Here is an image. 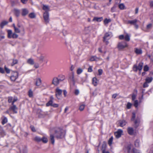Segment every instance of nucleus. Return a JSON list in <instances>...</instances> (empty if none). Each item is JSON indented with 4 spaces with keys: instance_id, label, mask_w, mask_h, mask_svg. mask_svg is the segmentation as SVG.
<instances>
[{
    "instance_id": "obj_1",
    "label": "nucleus",
    "mask_w": 153,
    "mask_h": 153,
    "mask_svg": "<svg viewBox=\"0 0 153 153\" xmlns=\"http://www.w3.org/2000/svg\"><path fill=\"white\" fill-rule=\"evenodd\" d=\"M138 21L136 19L132 20H129L127 21L126 24L133 25L136 29H137L139 27L138 25L137 24Z\"/></svg>"
},
{
    "instance_id": "obj_2",
    "label": "nucleus",
    "mask_w": 153,
    "mask_h": 153,
    "mask_svg": "<svg viewBox=\"0 0 153 153\" xmlns=\"http://www.w3.org/2000/svg\"><path fill=\"white\" fill-rule=\"evenodd\" d=\"M112 33L111 32L106 33L103 37V42H105L106 45H108L109 42L108 40L110 39L112 36Z\"/></svg>"
},
{
    "instance_id": "obj_3",
    "label": "nucleus",
    "mask_w": 153,
    "mask_h": 153,
    "mask_svg": "<svg viewBox=\"0 0 153 153\" xmlns=\"http://www.w3.org/2000/svg\"><path fill=\"white\" fill-rule=\"evenodd\" d=\"M7 37L9 39L16 38L18 37V35L16 33H12V31L11 30H7Z\"/></svg>"
},
{
    "instance_id": "obj_4",
    "label": "nucleus",
    "mask_w": 153,
    "mask_h": 153,
    "mask_svg": "<svg viewBox=\"0 0 153 153\" xmlns=\"http://www.w3.org/2000/svg\"><path fill=\"white\" fill-rule=\"evenodd\" d=\"M64 131L62 129H59V131H56L55 136L57 138H60L64 136Z\"/></svg>"
},
{
    "instance_id": "obj_5",
    "label": "nucleus",
    "mask_w": 153,
    "mask_h": 153,
    "mask_svg": "<svg viewBox=\"0 0 153 153\" xmlns=\"http://www.w3.org/2000/svg\"><path fill=\"white\" fill-rule=\"evenodd\" d=\"M143 64V63L140 62L139 63L138 66L134 65L133 66V70L135 71H137V70L141 71L142 68Z\"/></svg>"
},
{
    "instance_id": "obj_6",
    "label": "nucleus",
    "mask_w": 153,
    "mask_h": 153,
    "mask_svg": "<svg viewBox=\"0 0 153 153\" xmlns=\"http://www.w3.org/2000/svg\"><path fill=\"white\" fill-rule=\"evenodd\" d=\"M128 45L126 42H122L118 43L117 47L119 50H121L127 47Z\"/></svg>"
},
{
    "instance_id": "obj_7",
    "label": "nucleus",
    "mask_w": 153,
    "mask_h": 153,
    "mask_svg": "<svg viewBox=\"0 0 153 153\" xmlns=\"http://www.w3.org/2000/svg\"><path fill=\"white\" fill-rule=\"evenodd\" d=\"M18 73L17 72H13L12 73L10 76V79L12 81H14L18 78Z\"/></svg>"
},
{
    "instance_id": "obj_8",
    "label": "nucleus",
    "mask_w": 153,
    "mask_h": 153,
    "mask_svg": "<svg viewBox=\"0 0 153 153\" xmlns=\"http://www.w3.org/2000/svg\"><path fill=\"white\" fill-rule=\"evenodd\" d=\"M68 77V80L69 81L72 82L73 83L75 82L74 73L73 71H72L71 73L69 74Z\"/></svg>"
},
{
    "instance_id": "obj_9",
    "label": "nucleus",
    "mask_w": 153,
    "mask_h": 153,
    "mask_svg": "<svg viewBox=\"0 0 153 153\" xmlns=\"http://www.w3.org/2000/svg\"><path fill=\"white\" fill-rule=\"evenodd\" d=\"M56 96L58 99H60V97L62 95V91L57 88L56 90Z\"/></svg>"
},
{
    "instance_id": "obj_10",
    "label": "nucleus",
    "mask_w": 153,
    "mask_h": 153,
    "mask_svg": "<svg viewBox=\"0 0 153 153\" xmlns=\"http://www.w3.org/2000/svg\"><path fill=\"white\" fill-rule=\"evenodd\" d=\"M43 17L45 22L46 23L49 22V14L48 12H45L44 13Z\"/></svg>"
},
{
    "instance_id": "obj_11",
    "label": "nucleus",
    "mask_w": 153,
    "mask_h": 153,
    "mask_svg": "<svg viewBox=\"0 0 153 153\" xmlns=\"http://www.w3.org/2000/svg\"><path fill=\"white\" fill-rule=\"evenodd\" d=\"M53 101L51 100H50L49 101L46 103V106H51L55 108L58 107V104L56 103H53Z\"/></svg>"
},
{
    "instance_id": "obj_12",
    "label": "nucleus",
    "mask_w": 153,
    "mask_h": 153,
    "mask_svg": "<svg viewBox=\"0 0 153 153\" xmlns=\"http://www.w3.org/2000/svg\"><path fill=\"white\" fill-rule=\"evenodd\" d=\"M123 133V131L122 130L119 129L114 133V135L116 138H118L120 137Z\"/></svg>"
},
{
    "instance_id": "obj_13",
    "label": "nucleus",
    "mask_w": 153,
    "mask_h": 153,
    "mask_svg": "<svg viewBox=\"0 0 153 153\" xmlns=\"http://www.w3.org/2000/svg\"><path fill=\"white\" fill-rule=\"evenodd\" d=\"M42 83V81L40 78H37L36 79L35 85L39 87Z\"/></svg>"
},
{
    "instance_id": "obj_14",
    "label": "nucleus",
    "mask_w": 153,
    "mask_h": 153,
    "mask_svg": "<svg viewBox=\"0 0 153 153\" xmlns=\"http://www.w3.org/2000/svg\"><path fill=\"white\" fill-rule=\"evenodd\" d=\"M16 27L17 29L19 30V32H16V33H20L21 32H22L23 33H24V28L22 25L19 24H18L17 25V27Z\"/></svg>"
},
{
    "instance_id": "obj_15",
    "label": "nucleus",
    "mask_w": 153,
    "mask_h": 153,
    "mask_svg": "<svg viewBox=\"0 0 153 153\" xmlns=\"http://www.w3.org/2000/svg\"><path fill=\"white\" fill-rule=\"evenodd\" d=\"M52 84L55 86L59 84L58 78L56 77H54L52 80Z\"/></svg>"
},
{
    "instance_id": "obj_16",
    "label": "nucleus",
    "mask_w": 153,
    "mask_h": 153,
    "mask_svg": "<svg viewBox=\"0 0 153 153\" xmlns=\"http://www.w3.org/2000/svg\"><path fill=\"white\" fill-rule=\"evenodd\" d=\"M118 122L119 126L121 127L124 126L127 123V122L124 120H120L118 121Z\"/></svg>"
},
{
    "instance_id": "obj_17",
    "label": "nucleus",
    "mask_w": 153,
    "mask_h": 153,
    "mask_svg": "<svg viewBox=\"0 0 153 153\" xmlns=\"http://www.w3.org/2000/svg\"><path fill=\"white\" fill-rule=\"evenodd\" d=\"M101 59L97 57L96 56H91L90 59V60L91 61H98L99 60H101Z\"/></svg>"
},
{
    "instance_id": "obj_18",
    "label": "nucleus",
    "mask_w": 153,
    "mask_h": 153,
    "mask_svg": "<svg viewBox=\"0 0 153 153\" xmlns=\"http://www.w3.org/2000/svg\"><path fill=\"white\" fill-rule=\"evenodd\" d=\"M13 105L10 107V109L12 110L14 113H17V110L18 109L17 108L15 105Z\"/></svg>"
},
{
    "instance_id": "obj_19",
    "label": "nucleus",
    "mask_w": 153,
    "mask_h": 153,
    "mask_svg": "<svg viewBox=\"0 0 153 153\" xmlns=\"http://www.w3.org/2000/svg\"><path fill=\"white\" fill-rule=\"evenodd\" d=\"M103 20V18L102 17H94L92 20L93 21H96L98 22H100L101 21Z\"/></svg>"
},
{
    "instance_id": "obj_20",
    "label": "nucleus",
    "mask_w": 153,
    "mask_h": 153,
    "mask_svg": "<svg viewBox=\"0 0 153 153\" xmlns=\"http://www.w3.org/2000/svg\"><path fill=\"white\" fill-rule=\"evenodd\" d=\"M42 9L45 11V12H48L50 11V7L48 5H43Z\"/></svg>"
},
{
    "instance_id": "obj_21",
    "label": "nucleus",
    "mask_w": 153,
    "mask_h": 153,
    "mask_svg": "<svg viewBox=\"0 0 153 153\" xmlns=\"http://www.w3.org/2000/svg\"><path fill=\"white\" fill-rule=\"evenodd\" d=\"M28 13V11L26 9H23L22 10V15L25 16Z\"/></svg>"
},
{
    "instance_id": "obj_22",
    "label": "nucleus",
    "mask_w": 153,
    "mask_h": 153,
    "mask_svg": "<svg viewBox=\"0 0 153 153\" xmlns=\"http://www.w3.org/2000/svg\"><path fill=\"white\" fill-rule=\"evenodd\" d=\"M135 52L137 54H141L142 53V50L141 49L135 48Z\"/></svg>"
},
{
    "instance_id": "obj_23",
    "label": "nucleus",
    "mask_w": 153,
    "mask_h": 153,
    "mask_svg": "<svg viewBox=\"0 0 153 153\" xmlns=\"http://www.w3.org/2000/svg\"><path fill=\"white\" fill-rule=\"evenodd\" d=\"M153 78L152 77H146L145 79V81L148 83H150L152 80Z\"/></svg>"
},
{
    "instance_id": "obj_24",
    "label": "nucleus",
    "mask_w": 153,
    "mask_h": 153,
    "mask_svg": "<svg viewBox=\"0 0 153 153\" xmlns=\"http://www.w3.org/2000/svg\"><path fill=\"white\" fill-rule=\"evenodd\" d=\"M128 131L130 135H132L133 133L134 130L132 128L129 127L128 128Z\"/></svg>"
},
{
    "instance_id": "obj_25",
    "label": "nucleus",
    "mask_w": 153,
    "mask_h": 153,
    "mask_svg": "<svg viewBox=\"0 0 153 153\" xmlns=\"http://www.w3.org/2000/svg\"><path fill=\"white\" fill-rule=\"evenodd\" d=\"M14 13L17 17H18L19 15L20 12L19 10L15 9L14 10Z\"/></svg>"
},
{
    "instance_id": "obj_26",
    "label": "nucleus",
    "mask_w": 153,
    "mask_h": 153,
    "mask_svg": "<svg viewBox=\"0 0 153 153\" xmlns=\"http://www.w3.org/2000/svg\"><path fill=\"white\" fill-rule=\"evenodd\" d=\"M7 122V118L5 117H3L2 118V123L4 125Z\"/></svg>"
},
{
    "instance_id": "obj_27",
    "label": "nucleus",
    "mask_w": 153,
    "mask_h": 153,
    "mask_svg": "<svg viewBox=\"0 0 153 153\" xmlns=\"http://www.w3.org/2000/svg\"><path fill=\"white\" fill-rule=\"evenodd\" d=\"M54 137L53 135L52 134H51L50 136V140L51 142V143L52 144H54Z\"/></svg>"
},
{
    "instance_id": "obj_28",
    "label": "nucleus",
    "mask_w": 153,
    "mask_h": 153,
    "mask_svg": "<svg viewBox=\"0 0 153 153\" xmlns=\"http://www.w3.org/2000/svg\"><path fill=\"white\" fill-rule=\"evenodd\" d=\"M93 84L94 86H96L97 85V80L96 77H94L93 79Z\"/></svg>"
},
{
    "instance_id": "obj_29",
    "label": "nucleus",
    "mask_w": 153,
    "mask_h": 153,
    "mask_svg": "<svg viewBox=\"0 0 153 153\" xmlns=\"http://www.w3.org/2000/svg\"><path fill=\"white\" fill-rule=\"evenodd\" d=\"M8 23V22L6 21H2L0 24V27L1 28H3L4 26L6 25Z\"/></svg>"
},
{
    "instance_id": "obj_30",
    "label": "nucleus",
    "mask_w": 153,
    "mask_h": 153,
    "mask_svg": "<svg viewBox=\"0 0 153 153\" xmlns=\"http://www.w3.org/2000/svg\"><path fill=\"white\" fill-rule=\"evenodd\" d=\"M111 20L110 19H104V23L105 25H106L109 22H111Z\"/></svg>"
},
{
    "instance_id": "obj_31",
    "label": "nucleus",
    "mask_w": 153,
    "mask_h": 153,
    "mask_svg": "<svg viewBox=\"0 0 153 153\" xmlns=\"http://www.w3.org/2000/svg\"><path fill=\"white\" fill-rule=\"evenodd\" d=\"M27 62L28 63L33 65L34 64V62L33 60L31 59H29L27 60Z\"/></svg>"
},
{
    "instance_id": "obj_32",
    "label": "nucleus",
    "mask_w": 153,
    "mask_h": 153,
    "mask_svg": "<svg viewBox=\"0 0 153 153\" xmlns=\"http://www.w3.org/2000/svg\"><path fill=\"white\" fill-rule=\"evenodd\" d=\"M118 7L121 10L124 9L125 8V6L124 5L123 3L120 4L119 5Z\"/></svg>"
},
{
    "instance_id": "obj_33",
    "label": "nucleus",
    "mask_w": 153,
    "mask_h": 153,
    "mask_svg": "<svg viewBox=\"0 0 153 153\" xmlns=\"http://www.w3.org/2000/svg\"><path fill=\"white\" fill-rule=\"evenodd\" d=\"M106 147V144L105 143H104L102 144V148L101 149L102 152H103V150H104V151L105 150Z\"/></svg>"
},
{
    "instance_id": "obj_34",
    "label": "nucleus",
    "mask_w": 153,
    "mask_h": 153,
    "mask_svg": "<svg viewBox=\"0 0 153 153\" xmlns=\"http://www.w3.org/2000/svg\"><path fill=\"white\" fill-rule=\"evenodd\" d=\"M124 38L126 41H129L130 40V36L128 33H126L124 36Z\"/></svg>"
},
{
    "instance_id": "obj_35",
    "label": "nucleus",
    "mask_w": 153,
    "mask_h": 153,
    "mask_svg": "<svg viewBox=\"0 0 153 153\" xmlns=\"http://www.w3.org/2000/svg\"><path fill=\"white\" fill-rule=\"evenodd\" d=\"M29 16L30 18L33 19L35 17L36 15L34 13H32L29 15Z\"/></svg>"
},
{
    "instance_id": "obj_36",
    "label": "nucleus",
    "mask_w": 153,
    "mask_h": 153,
    "mask_svg": "<svg viewBox=\"0 0 153 153\" xmlns=\"http://www.w3.org/2000/svg\"><path fill=\"white\" fill-rule=\"evenodd\" d=\"M35 141L37 142H40L42 141V138L38 136L36 137L34 139Z\"/></svg>"
},
{
    "instance_id": "obj_37",
    "label": "nucleus",
    "mask_w": 153,
    "mask_h": 153,
    "mask_svg": "<svg viewBox=\"0 0 153 153\" xmlns=\"http://www.w3.org/2000/svg\"><path fill=\"white\" fill-rule=\"evenodd\" d=\"M42 141L44 143H46L48 142V140L46 137H43L42 138Z\"/></svg>"
},
{
    "instance_id": "obj_38",
    "label": "nucleus",
    "mask_w": 153,
    "mask_h": 153,
    "mask_svg": "<svg viewBox=\"0 0 153 153\" xmlns=\"http://www.w3.org/2000/svg\"><path fill=\"white\" fill-rule=\"evenodd\" d=\"M116 7L117 6L116 5H114V6L111 8V12L113 13L115 12Z\"/></svg>"
},
{
    "instance_id": "obj_39",
    "label": "nucleus",
    "mask_w": 153,
    "mask_h": 153,
    "mask_svg": "<svg viewBox=\"0 0 153 153\" xmlns=\"http://www.w3.org/2000/svg\"><path fill=\"white\" fill-rule=\"evenodd\" d=\"M140 141L138 140H136L135 142V145L136 147H138L139 146Z\"/></svg>"
},
{
    "instance_id": "obj_40",
    "label": "nucleus",
    "mask_w": 153,
    "mask_h": 153,
    "mask_svg": "<svg viewBox=\"0 0 153 153\" xmlns=\"http://www.w3.org/2000/svg\"><path fill=\"white\" fill-rule=\"evenodd\" d=\"M113 139V137H111V138L109 139V140L108 141V143L109 145L110 146L112 144Z\"/></svg>"
},
{
    "instance_id": "obj_41",
    "label": "nucleus",
    "mask_w": 153,
    "mask_h": 153,
    "mask_svg": "<svg viewBox=\"0 0 153 153\" xmlns=\"http://www.w3.org/2000/svg\"><path fill=\"white\" fill-rule=\"evenodd\" d=\"M18 62V61L17 59H13V62L11 64L12 66H13V65L16 64Z\"/></svg>"
},
{
    "instance_id": "obj_42",
    "label": "nucleus",
    "mask_w": 153,
    "mask_h": 153,
    "mask_svg": "<svg viewBox=\"0 0 153 153\" xmlns=\"http://www.w3.org/2000/svg\"><path fill=\"white\" fill-rule=\"evenodd\" d=\"M85 107V105H84L82 104L79 107V110L81 111H82L84 109Z\"/></svg>"
},
{
    "instance_id": "obj_43",
    "label": "nucleus",
    "mask_w": 153,
    "mask_h": 153,
    "mask_svg": "<svg viewBox=\"0 0 153 153\" xmlns=\"http://www.w3.org/2000/svg\"><path fill=\"white\" fill-rule=\"evenodd\" d=\"M61 77H62V79H61L60 77H59V78H58V81H59V82H60L63 81L65 79V76H64V75H62L61 76Z\"/></svg>"
},
{
    "instance_id": "obj_44",
    "label": "nucleus",
    "mask_w": 153,
    "mask_h": 153,
    "mask_svg": "<svg viewBox=\"0 0 153 153\" xmlns=\"http://www.w3.org/2000/svg\"><path fill=\"white\" fill-rule=\"evenodd\" d=\"M13 26L14 27V30L15 32H19V30L17 29V27H16L15 26V25L14 24H13Z\"/></svg>"
},
{
    "instance_id": "obj_45",
    "label": "nucleus",
    "mask_w": 153,
    "mask_h": 153,
    "mask_svg": "<svg viewBox=\"0 0 153 153\" xmlns=\"http://www.w3.org/2000/svg\"><path fill=\"white\" fill-rule=\"evenodd\" d=\"M28 95L30 97H31L33 96V92L31 90H30L28 92Z\"/></svg>"
},
{
    "instance_id": "obj_46",
    "label": "nucleus",
    "mask_w": 153,
    "mask_h": 153,
    "mask_svg": "<svg viewBox=\"0 0 153 153\" xmlns=\"http://www.w3.org/2000/svg\"><path fill=\"white\" fill-rule=\"evenodd\" d=\"M82 69L78 68L77 71V73L78 74H80L82 72Z\"/></svg>"
},
{
    "instance_id": "obj_47",
    "label": "nucleus",
    "mask_w": 153,
    "mask_h": 153,
    "mask_svg": "<svg viewBox=\"0 0 153 153\" xmlns=\"http://www.w3.org/2000/svg\"><path fill=\"white\" fill-rule=\"evenodd\" d=\"M4 69L7 73H10V70L7 68L6 66L4 67Z\"/></svg>"
},
{
    "instance_id": "obj_48",
    "label": "nucleus",
    "mask_w": 153,
    "mask_h": 153,
    "mask_svg": "<svg viewBox=\"0 0 153 153\" xmlns=\"http://www.w3.org/2000/svg\"><path fill=\"white\" fill-rule=\"evenodd\" d=\"M149 83H148L145 81V82H144V84L143 85V87L144 88L148 87L149 86V85H148Z\"/></svg>"
},
{
    "instance_id": "obj_49",
    "label": "nucleus",
    "mask_w": 153,
    "mask_h": 153,
    "mask_svg": "<svg viewBox=\"0 0 153 153\" xmlns=\"http://www.w3.org/2000/svg\"><path fill=\"white\" fill-rule=\"evenodd\" d=\"M98 74L99 75H101L103 71L102 69H99L98 70Z\"/></svg>"
},
{
    "instance_id": "obj_50",
    "label": "nucleus",
    "mask_w": 153,
    "mask_h": 153,
    "mask_svg": "<svg viewBox=\"0 0 153 153\" xmlns=\"http://www.w3.org/2000/svg\"><path fill=\"white\" fill-rule=\"evenodd\" d=\"M149 70V67L147 65H145L144 67V70L145 71H147Z\"/></svg>"
},
{
    "instance_id": "obj_51",
    "label": "nucleus",
    "mask_w": 153,
    "mask_h": 153,
    "mask_svg": "<svg viewBox=\"0 0 153 153\" xmlns=\"http://www.w3.org/2000/svg\"><path fill=\"white\" fill-rule=\"evenodd\" d=\"M39 59L41 61H43L44 59V56L42 55H41L39 58Z\"/></svg>"
},
{
    "instance_id": "obj_52",
    "label": "nucleus",
    "mask_w": 153,
    "mask_h": 153,
    "mask_svg": "<svg viewBox=\"0 0 153 153\" xmlns=\"http://www.w3.org/2000/svg\"><path fill=\"white\" fill-rule=\"evenodd\" d=\"M13 100V98L11 97H10L8 98V102L9 103H10L11 102H12V101Z\"/></svg>"
},
{
    "instance_id": "obj_53",
    "label": "nucleus",
    "mask_w": 153,
    "mask_h": 153,
    "mask_svg": "<svg viewBox=\"0 0 153 153\" xmlns=\"http://www.w3.org/2000/svg\"><path fill=\"white\" fill-rule=\"evenodd\" d=\"M131 103L130 102H128L127 103V108L128 109H130L131 108Z\"/></svg>"
},
{
    "instance_id": "obj_54",
    "label": "nucleus",
    "mask_w": 153,
    "mask_h": 153,
    "mask_svg": "<svg viewBox=\"0 0 153 153\" xmlns=\"http://www.w3.org/2000/svg\"><path fill=\"white\" fill-rule=\"evenodd\" d=\"M138 105V102L137 100H136L134 102V106L135 107H137Z\"/></svg>"
},
{
    "instance_id": "obj_55",
    "label": "nucleus",
    "mask_w": 153,
    "mask_h": 153,
    "mask_svg": "<svg viewBox=\"0 0 153 153\" xmlns=\"http://www.w3.org/2000/svg\"><path fill=\"white\" fill-rule=\"evenodd\" d=\"M93 70L92 69V67L91 66H90L89 68L88 69V72H91Z\"/></svg>"
},
{
    "instance_id": "obj_56",
    "label": "nucleus",
    "mask_w": 153,
    "mask_h": 153,
    "mask_svg": "<svg viewBox=\"0 0 153 153\" xmlns=\"http://www.w3.org/2000/svg\"><path fill=\"white\" fill-rule=\"evenodd\" d=\"M152 26V25L151 24H149L147 25L146 28L148 29H150Z\"/></svg>"
},
{
    "instance_id": "obj_57",
    "label": "nucleus",
    "mask_w": 153,
    "mask_h": 153,
    "mask_svg": "<svg viewBox=\"0 0 153 153\" xmlns=\"http://www.w3.org/2000/svg\"><path fill=\"white\" fill-rule=\"evenodd\" d=\"M135 117V114L134 113H132V118L131 119V120L132 121L133 120H134Z\"/></svg>"
},
{
    "instance_id": "obj_58",
    "label": "nucleus",
    "mask_w": 153,
    "mask_h": 153,
    "mask_svg": "<svg viewBox=\"0 0 153 153\" xmlns=\"http://www.w3.org/2000/svg\"><path fill=\"white\" fill-rule=\"evenodd\" d=\"M30 128L32 130V131L33 132L36 131V130L35 129V127L33 126H31L30 127Z\"/></svg>"
},
{
    "instance_id": "obj_59",
    "label": "nucleus",
    "mask_w": 153,
    "mask_h": 153,
    "mask_svg": "<svg viewBox=\"0 0 153 153\" xmlns=\"http://www.w3.org/2000/svg\"><path fill=\"white\" fill-rule=\"evenodd\" d=\"M136 96V94H132V100H134L135 99Z\"/></svg>"
},
{
    "instance_id": "obj_60",
    "label": "nucleus",
    "mask_w": 153,
    "mask_h": 153,
    "mask_svg": "<svg viewBox=\"0 0 153 153\" xmlns=\"http://www.w3.org/2000/svg\"><path fill=\"white\" fill-rule=\"evenodd\" d=\"M28 0H21V2L23 4H26Z\"/></svg>"
},
{
    "instance_id": "obj_61",
    "label": "nucleus",
    "mask_w": 153,
    "mask_h": 153,
    "mask_svg": "<svg viewBox=\"0 0 153 153\" xmlns=\"http://www.w3.org/2000/svg\"><path fill=\"white\" fill-rule=\"evenodd\" d=\"M124 38V36L123 35H120L119 36V38L120 39H123Z\"/></svg>"
},
{
    "instance_id": "obj_62",
    "label": "nucleus",
    "mask_w": 153,
    "mask_h": 153,
    "mask_svg": "<svg viewBox=\"0 0 153 153\" xmlns=\"http://www.w3.org/2000/svg\"><path fill=\"white\" fill-rule=\"evenodd\" d=\"M74 93L76 95H77L79 93V90L77 89L75 91Z\"/></svg>"
},
{
    "instance_id": "obj_63",
    "label": "nucleus",
    "mask_w": 153,
    "mask_h": 153,
    "mask_svg": "<svg viewBox=\"0 0 153 153\" xmlns=\"http://www.w3.org/2000/svg\"><path fill=\"white\" fill-rule=\"evenodd\" d=\"M133 152L134 153H140L139 151L136 149H133Z\"/></svg>"
},
{
    "instance_id": "obj_64",
    "label": "nucleus",
    "mask_w": 153,
    "mask_h": 153,
    "mask_svg": "<svg viewBox=\"0 0 153 153\" xmlns=\"http://www.w3.org/2000/svg\"><path fill=\"white\" fill-rule=\"evenodd\" d=\"M139 123V120H136L134 122V123L136 125V127H137L138 125V123Z\"/></svg>"
}]
</instances>
